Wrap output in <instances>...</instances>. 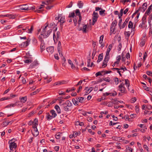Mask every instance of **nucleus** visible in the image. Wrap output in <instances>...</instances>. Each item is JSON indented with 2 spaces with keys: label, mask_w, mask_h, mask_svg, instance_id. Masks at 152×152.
Listing matches in <instances>:
<instances>
[{
  "label": "nucleus",
  "mask_w": 152,
  "mask_h": 152,
  "mask_svg": "<svg viewBox=\"0 0 152 152\" xmlns=\"http://www.w3.org/2000/svg\"><path fill=\"white\" fill-rule=\"evenodd\" d=\"M19 7L20 9L22 10H29L31 9L29 8V7H27V4L21 5L19 6Z\"/></svg>",
  "instance_id": "nucleus-8"
},
{
  "label": "nucleus",
  "mask_w": 152,
  "mask_h": 152,
  "mask_svg": "<svg viewBox=\"0 0 152 152\" xmlns=\"http://www.w3.org/2000/svg\"><path fill=\"white\" fill-rule=\"evenodd\" d=\"M76 99L79 102L83 103L84 99V98L81 97H77Z\"/></svg>",
  "instance_id": "nucleus-16"
},
{
  "label": "nucleus",
  "mask_w": 152,
  "mask_h": 152,
  "mask_svg": "<svg viewBox=\"0 0 152 152\" xmlns=\"http://www.w3.org/2000/svg\"><path fill=\"white\" fill-rule=\"evenodd\" d=\"M121 48H122L121 44V43H120L119 44L118 47V50L119 51H120L121 50Z\"/></svg>",
  "instance_id": "nucleus-59"
},
{
  "label": "nucleus",
  "mask_w": 152,
  "mask_h": 152,
  "mask_svg": "<svg viewBox=\"0 0 152 152\" xmlns=\"http://www.w3.org/2000/svg\"><path fill=\"white\" fill-rule=\"evenodd\" d=\"M45 45L44 43H41L40 45V51L41 52L45 50Z\"/></svg>",
  "instance_id": "nucleus-24"
},
{
  "label": "nucleus",
  "mask_w": 152,
  "mask_h": 152,
  "mask_svg": "<svg viewBox=\"0 0 152 152\" xmlns=\"http://www.w3.org/2000/svg\"><path fill=\"white\" fill-rule=\"evenodd\" d=\"M68 63L71 65V68L72 69H77L78 67H75V65L73 64L72 62V61L70 60L69 59L68 60Z\"/></svg>",
  "instance_id": "nucleus-13"
},
{
  "label": "nucleus",
  "mask_w": 152,
  "mask_h": 152,
  "mask_svg": "<svg viewBox=\"0 0 152 152\" xmlns=\"http://www.w3.org/2000/svg\"><path fill=\"white\" fill-rule=\"evenodd\" d=\"M66 61L65 58L63 57L62 59V65L64 66H65V63Z\"/></svg>",
  "instance_id": "nucleus-46"
},
{
  "label": "nucleus",
  "mask_w": 152,
  "mask_h": 152,
  "mask_svg": "<svg viewBox=\"0 0 152 152\" xmlns=\"http://www.w3.org/2000/svg\"><path fill=\"white\" fill-rule=\"evenodd\" d=\"M152 6V5H151L149 7L147 10L145 12V14H147V15H149L150 13V10L151 9Z\"/></svg>",
  "instance_id": "nucleus-27"
},
{
  "label": "nucleus",
  "mask_w": 152,
  "mask_h": 152,
  "mask_svg": "<svg viewBox=\"0 0 152 152\" xmlns=\"http://www.w3.org/2000/svg\"><path fill=\"white\" fill-rule=\"evenodd\" d=\"M24 62L28 64L32 62V60L31 59H26L24 60Z\"/></svg>",
  "instance_id": "nucleus-42"
},
{
  "label": "nucleus",
  "mask_w": 152,
  "mask_h": 152,
  "mask_svg": "<svg viewBox=\"0 0 152 152\" xmlns=\"http://www.w3.org/2000/svg\"><path fill=\"white\" fill-rule=\"evenodd\" d=\"M93 87H90L89 88L88 87H86L85 88V90H86L85 93V95H87L91 92L93 90Z\"/></svg>",
  "instance_id": "nucleus-9"
},
{
  "label": "nucleus",
  "mask_w": 152,
  "mask_h": 152,
  "mask_svg": "<svg viewBox=\"0 0 152 152\" xmlns=\"http://www.w3.org/2000/svg\"><path fill=\"white\" fill-rule=\"evenodd\" d=\"M87 27V25H85L84 26H83V32H84V33L86 32Z\"/></svg>",
  "instance_id": "nucleus-45"
},
{
  "label": "nucleus",
  "mask_w": 152,
  "mask_h": 152,
  "mask_svg": "<svg viewBox=\"0 0 152 152\" xmlns=\"http://www.w3.org/2000/svg\"><path fill=\"white\" fill-rule=\"evenodd\" d=\"M30 40H29L28 39L27 41L26 42H23L22 44L19 45V46L21 48H26L28 45Z\"/></svg>",
  "instance_id": "nucleus-4"
},
{
  "label": "nucleus",
  "mask_w": 152,
  "mask_h": 152,
  "mask_svg": "<svg viewBox=\"0 0 152 152\" xmlns=\"http://www.w3.org/2000/svg\"><path fill=\"white\" fill-rule=\"evenodd\" d=\"M34 27L32 25L30 29H29L28 27H26V28L28 29L27 31H26L29 33H31L33 30Z\"/></svg>",
  "instance_id": "nucleus-19"
},
{
  "label": "nucleus",
  "mask_w": 152,
  "mask_h": 152,
  "mask_svg": "<svg viewBox=\"0 0 152 152\" xmlns=\"http://www.w3.org/2000/svg\"><path fill=\"white\" fill-rule=\"evenodd\" d=\"M55 108L56 110V111H57L58 113H61V110L60 109L58 105H56L55 107Z\"/></svg>",
  "instance_id": "nucleus-25"
},
{
  "label": "nucleus",
  "mask_w": 152,
  "mask_h": 152,
  "mask_svg": "<svg viewBox=\"0 0 152 152\" xmlns=\"http://www.w3.org/2000/svg\"><path fill=\"white\" fill-rule=\"evenodd\" d=\"M109 59L110 58H107V57H105L102 65V67L103 68H104L107 66V63L109 61Z\"/></svg>",
  "instance_id": "nucleus-7"
},
{
  "label": "nucleus",
  "mask_w": 152,
  "mask_h": 152,
  "mask_svg": "<svg viewBox=\"0 0 152 152\" xmlns=\"http://www.w3.org/2000/svg\"><path fill=\"white\" fill-rule=\"evenodd\" d=\"M50 113L52 114L51 117L53 118H55L57 115V114L54 110H51L50 111Z\"/></svg>",
  "instance_id": "nucleus-18"
},
{
  "label": "nucleus",
  "mask_w": 152,
  "mask_h": 152,
  "mask_svg": "<svg viewBox=\"0 0 152 152\" xmlns=\"http://www.w3.org/2000/svg\"><path fill=\"white\" fill-rule=\"evenodd\" d=\"M126 149L127 151H130L131 152H133V149H132V148L129 147V146H126Z\"/></svg>",
  "instance_id": "nucleus-52"
},
{
  "label": "nucleus",
  "mask_w": 152,
  "mask_h": 152,
  "mask_svg": "<svg viewBox=\"0 0 152 152\" xmlns=\"http://www.w3.org/2000/svg\"><path fill=\"white\" fill-rule=\"evenodd\" d=\"M46 114L47 115L46 118L48 121H50L52 119V118H53L51 117V116L50 115L49 113H47Z\"/></svg>",
  "instance_id": "nucleus-31"
},
{
  "label": "nucleus",
  "mask_w": 152,
  "mask_h": 152,
  "mask_svg": "<svg viewBox=\"0 0 152 152\" xmlns=\"http://www.w3.org/2000/svg\"><path fill=\"white\" fill-rule=\"evenodd\" d=\"M45 24L46 25L44 28L43 27L42 33L41 34V35L43 36L44 38H46L48 37L52 31V29H50L49 30H47V28L48 24L47 23Z\"/></svg>",
  "instance_id": "nucleus-1"
},
{
  "label": "nucleus",
  "mask_w": 152,
  "mask_h": 152,
  "mask_svg": "<svg viewBox=\"0 0 152 152\" xmlns=\"http://www.w3.org/2000/svg\"><path fill=\"white\" fill-rule=\"evenodd\" d=\"M65 105H67L68 107H70L72 106V104L70 101L67 100L65 103H63L61 104L62 106H65Z\"/></svg>",
  "instance_id": "nucleus-12"
},
{
  "label": "nucleus",
  "mask_w": 152,
  "mask_h": 152,
  "mask_svg": "<svg viewBox=\"0 0 152 152\" xmlns=\"http://www.w3.org/2000/svg\"><path fill=\"white\" fill-rule=\"evenodd\" d=\"M146 74L150 76H152V72L151 71H148L146 72Z\"/></svg>",
  "instance_id": "nucleus-61"
},
{
  "label": "nucleus",
  "mask_w": 152,
  "mask_h": 152,
  "mask_svg": "<svg viewBox=\"0 0 152 152\" xmlns=\"http://www.w3.org/2000/svg\"><path fill=\"white\" fill-rule=\"evenodd\" d=\"M103 53L100 54L98 56V59L102 61L103 58Z\"/></svg>",
  "instance_id": "nucleus-44"
},
{
  "label": "nucleus",
  "mask_w": 152,
  "mask_h": 152,
  "mask_svg": "<svg viewBox=\"0 0 152 152\" xmlns=\"http://www.w3.org/2000/svg\"><path fill=\"white\" fill-rule=\"evenodd\" d=\"M55 26V24L53 22L51 23L50 24V28L54 27Z\"/></svg>",
  "instance_id": "nucleus-57"
},
{
  "label": "nucleus",
  "mask_w": 152,
  "mask_h": 152,
  "mask_svg": "<svg viewBox=\"0 0 152 152\" xmlns=\"http://www.w3.org/2000/svg\"><path fill=\"white\" fill-rule=\"evenodd\" d=\"M145 41L143 40L142 41H141L140 43V46H144V45H145Z\"/></svg>",
  "instance_id": "nucleus-63"
},
{
  "label": "nucleus",
  "mask_w": 152,
  "mask_h": 152,
  "mask_svg": "<svg viewBox=\"0 0 152 152\" xmlns=\"http://www.w3.org/2000/svg\"><path fill=\"white\" fill-rule=\"evenodd\" d=\"M53 7V5L48 6L46 7V8L47 10H49L50 9H51Z\"/></svg>",
  "instance_id": "nucleus-64"
},
{
  "label": "nucleus",
  "mask_w": 152,
  "mask_h": 152,
  "mask_svg": "<svg viewBox=\"0 0 152 152\" xmlns=\"http://www.w3.org/2000/svg\"><path fill=\"white\" fill-rule=\"evenodd\" d=\"M115 27H113L111 26L110 29V32L111 33H113V34H115V33H114L115 31Z\"/></svg>",
  "instance_id": "nucleus-40"
},
{
  "label": "nucleus",
  "mask_w": 152,
  "mask_h": 152,
  "mask_svg": "<svg viewBox=\"0 0 152 152\" xmlns=\"http://www.w3.org/2000/svg\"><path fill=\"white\" fill-rule=\"evenodd\" d=\"M62 134V132H59L55 135V138L57 139H59L60 138L61 134Z\"/></svg>",
  "instance_id": "nucleus-26"
},
{
  "label": "nucleus",
  "mask_w": 152,
  "mask_h": 152,
  "mask_svg": "<svg viewBox=\"0 0 152 152\" xmlns=\"http://www.w3.org/2000/svg\"><path fill=\"white\" fill-rule=\"evenodd\" d=\"M64 107V110L66 111H69V109L68 108V107L67 106V105H65V106H62Z\"/></svg>",
  "instance_id": "nucleus-49"
},
{
  "label": "nucleus",
  "mask_w": 152,
  "mask_h": 152,
  "mask_svg": "<svg viewBox=\"0 0 152 152\" xmlns=\"http://www.w3.org/2000/svg\"><path fill=\"white\" fill-rule=\"evenodd\" d=\"M27 99V96H25L24 97H20L19 98L20 101L23 103L25 102L26 101Z\"/></svg>",
  "instance_id": "nucleus-14"
},
{
  "label": "nucleus",
  "mask_w": 152,
  "mask_h": 152,
  "mask_svg": "<svg viewBox=\"0 0 152 152\" xmlns=\"http://www.w3.org/2000/svg\"><path fill=\"white\" fill-rule=\"evenodd\" d=\"M113 79L115 83L117 85L118 84L119 81V79L117 77H116L114 78Z\"/></svg>",
  "instance_id": "nucleus-47"
},
{
  "label": "nucleus",
  "mask_w": 152,
  "mask_h": 152,
  "mask_svg": "<svg viewBox=\"0 0 152 152\" xmlns=\"http://www.w3.org/2000/svg\"><path fill=\"white\" fill-rule=\"evenodd\" d=\"M147 56V53L146 52H145L144 53V56L143 57V61H145V58Z\"/></svg>",
  "instance_id": "nucleus-53"
},
{
  "label": "nucleus",
  "mask_w": 152,
  "mask_h": 152,
  "mask_svg": "<svg viewBox=\"0 0 152 152\" xmlns=\"http://www.w3.org/2000/svg\"><path fill=\"white\" fill-rule=\"evenodd\" d=\"M130 31H127V32H125V35L128 37H129L130 35Z\"/></svg>",
  "instance_id": "nucleus-56"
},
{
  "label": "nucleus",
  "mask_w": 152,
  "mask_h": 152,
  "mask_svg": "<svg viewBox=\"0 0 152 152\" xmlns=\"http://www.w3.org/2000/svg\"><path fill=\"white\" fill-rule=\"evenodd\" d=\"M147 6L148 5L147 3L146 2L144 3L143 4L142 6V7L143 9H146Z\"/></svg>",
  "instance_id": "nucleus-43"
},
{
  "label": "nucleus",
  "mask_w": 152,
  "mask_h": 152,
  "mask_svg": "<svg viewBox=\"0 0 152 152\" xmlns=\"http://www.w3.org/2000/svg\"><path fill=\"white\" fill-rule=\"evenodd\" d=\"M103 72H104L103 71H102L101 72H97L95 75L97 77L99 75H102V74L101 73Z\"/></svg>",
  "instance_id": "nucleus-50"
},
{
  "label": "nucleus",
  "mask_w": 152,
  "mask_h": 152,
  "mask_svg": "<svg viewBox=\"0 0 152 152\" xmlns=\"http://www.w3.org/2000/svg\"><path fill=\"white\" fill-rule=\"evenodd\" d=\"M99 12V14L100 15L104 16L105 15V14L104 13L105 10H103L102 9Z\"/></svg>",
  "instance_id": "nucleus-35"
},
{
  "label": "nucleus",
  "mask_w": 152,
  "mask_h": 152,
  "mask_svg": "<svg viewBox=\"0 0 152 152\" xmlns=\"http://www.w3.org/2000/svg\"><path fill=\"white\" fill-rule=\"evenodd\" d=\"M105 104L106 105H107L108 107H111L113 104V102H106Z\"/></svg>",
  "instance_id": "nucleus-29"
},
{
  "label": "nucleus",
  "mask_w": 152,
  "mask_h": 152,
  "mask_svg": "<svg viewBox=\"0 0 152 152\" xmlns=\"http://www.w3.org/2000/svg\"><path fill=\"white\" fill-rule=\"evenodd\" d=\"M54 48L53 46H50L47 48V51L49 53L52 54L54 52Z\"/></svg>",
  "instance_id": "nucleus-11"
},
{
  "label": "nucleus",
  "mask_w": 152,
  "mask_h": 152,
  "mask_svg": "<svg viewBox=\"0 0 152 152\" xmlns=\"http://www.w3.org/2000/svg\"><path fill=\"white\" fill-rule=\"evenodd\" d=\"M117 23V22L116 20H115L113 21L111 25V26L115 27L116 26Z\"/></svg>",
  "instance_id": "nucleus-33"
},
{
  "label": "nucleus",
  "mask_w": 152,
  "mask_h": 152,
  "mask_svg": "<svg viewBox=\"0 0 152 152\" xmlns=\"http://www.w3.org/2000/svg\"><path fill=\"white\" fill-rule=\"evenodd\" d=\"M118 90L121 93L126 94V88L124 86L118 87Z\"/></svg>",
  "instance_id": "nucleus-10"
},
{
  "label": "nucleus",
  "mask_w": 152,
  "mask_h": 152,
  "mask_svg": "<svg viewBox=\"0 0 152 152\" xmlns=\"http://www.w3.org/2000/svg\"><path fill=\"white\" fill-rule=\"evenodd\" d=\"M93 16V17L92 18V25H94L97 20L98 16V13L95 12H94Z\"/></svg>",
  "instance_id": "nucleus-2"
},
{
  "label": "nucleus",
  "mask_w": 152,
  "mask_h": 152,
  "mask_svg": "<svg viewBox=\"0 0 152 152\" xmlns=\"http://www.w3.org/2000/svg\"><path fill=\"white\" fill-rule=\"evenodd\" d=\"M34 131L36 133V134H36L35 136H37L39 134V132L38 131L37 128H36H36L34 129ZM33 135H34V136H35L34 134H33Z\"/></svg>",
  "instance_id": "nucleus-51"
},
{
  "label": "nucleus",
  "mask_w": 152,
  "mask_h": 152,
  "mask_svg": "<svg viewBox=\"0 0 152 152\" xmlns=\"http://www.w3.org/2000/svg\"><path fill=\"white\" fill-rule=\"evenodd\" d=\"M10 144L9 147L10 150H12L13 148H15L17 147V144L14 142H10V141L9 142Z\"/></svg>",
  "instance_id": "nucleus-3"
},
{
  "label": "nucleus",
  "mask_w": 152,
  "mask_h": 152,
  "mask_svg": "<svg viewBox=\"0 0 152 152\" xmlns=\"http://www.w3.org/2000/svg\"><path fill=\"white\" fill-rule=\"evenodd\" d=\"M128 21H129V19H128V18H126V19L125 21L123 23L122 25L121 26L120 29L123 28L125 27L126 25L128 23Z\"/></svg>",
  "instance_id": "nucleus-15"
},
{
  "label": "nucleus",
  "mask_w": 152,
  "mask_h": 152,
  "mask_svg": "<svg viewBox=\"0 0 152 152\" xmlns=\"http://www.w3.org/2000/svg\"><path fill=\"white\" fill-rule=\"evenodd\" d=\"M125 84L127 85L128 87V89L129 90V86H130V83L128 79H125Z\"/></svg>",
  "instance_id": "nucleus-36"
},
{
  "label": "nucleus",
  "mask_w": 152,
  "mask_h": 152,
  "mask_svg": "<svg viewBox=\"0 0 152 152\" xmlns=\"http://www.w3.org/2000/svg\"><path fill=\"white\" fill-rule=\"evenodd\" d=\"M122 19L121 18L119 21V22H118V25L119 28L120 29L121 26H122L121 25V23L122 22Z\"/></svg>",
  "instance_id": "nucleus-60"
},
{
  "label": "nucleus",
  "mask_w": 152,
  "mask_h": 152,
  "mask_svg": "<svg viewBox=\"0 0 152 152\" xmlns=\"http://www.w3.org/2000/svg\"><path fill=\"white\" fill-rule=\"evenodd\" d=\"M133 24L132 23V22L131 21H130L129 23V24H128V28H132V29H134L135 28V26H134V28H133Z\"/></svg>",
  "instance_id": "nucleus-21"
},
{
  "label": "nucleus",
  "mask_w": 152,
  "mask_h": 152,
  "mask_svg": "<svg viewBox=\"0 0 152 152\" xmlns=\"http://www.w3.org/2000/svg\"><path fill=\"white\" fill-rule=\"evenodd\" d=\"M78 17H79V19L78 20V23L79 25L78 27H79V25H80V24L81 23V19H82V17H81V16H80H80H79Z\"/></svg>",
  "instance_id": "nucleus-48"
},
{
  "label": "nucleus",
  "mask_w": 152,
  "mask_h": 152,
  "mask_svg": "<svg viewBox=\"0 0 152 152\" xmlns=\"http://www.w3.org/2000/svg\"><path fill=\"white\" fill-rule=\"evenodd\" d=\"M113 45L112 44H111L109 45L108 46V48L106 52V54L105 57H106L110 58L109 57V53L110 51L112 49V48Z\"/></svg>",
  "instance_id": "nucleus-5"
},
{
  "label": "nucleus",
  "mask_w": 152,
  "mask_h": 152,
  "mask_svg": "<svg viewBox=\"0 0 152 152\" xmlns=\"http://www.w3.org/2000/svg\"><path fill=\"white\" fill-rule=\"evenodd\" d=\"M147 17V16L145 15L142 18V25H144L145 23L146 22V18Z\"/></svg>",
  "instance_id": "nucleus-23"
},
{
  "label": "nucleus",
  "mask_w": 152,
  "mask_h": 152,
  "mask_svg": "<svg viewBox=\"0 0 152 152\" xmlns=\"http://www.w3.org/2000/svg\"><path fill=\"white\" fill-rule=\"evenodd\" d=\"M124 10L123 9H121L120 10V16L119 15H118L119 16V18L120 19L121 18V16H122L123 15V12Z\"/></svg>",
  "instance_id": "nucleus-55"
},
{
  "label": "nucleus",
  "mask_w": 152,
  "mask_h": 152,
  "mask_svg": "<svg viewBox=\"0 0 152 152\" xmlns=\"http://www.w3.org/2000/svg\"><path fill=\"white\" fill-rule=\"evenodd\" d=\"M10 99V97H3L0 99L1 101H4L5 100L9 99Z\"/></svg>",
  "instance_id": "nucleus-41"
},
{
  "label": "nucleus",
  "mask_w": 152,
  "mask_h": 152,
  "mask_svg": "<svg viewBox=\"0 0 152 152\" xmlns=\"http://www.w3.org/2000/svg\"><path fill=\"white\" fill-rule=\"evenodd\" d=\"M16 105H17L16 103H15L14 104L11 103V104H10L7 105L5 107L6 108H8L10 107H14V106H16Z\"/></svg>",
  "instance_id": "nucleus-34"
},
{
  "label": "nucleus",
  "mask_w": 152,
  "mask_h": 152,
  "mask_svg": "<svg viewBox=\"0 0 152 152\" xmlns=\"http://www.w3.org/2000/svg\"><path fill=\"white\" fill-rule=\"evenodd\" d=\"M1 16L3 17H11L10 18L11 19H13L15 18L14 16L12 15L11 14L3 15H1Z\"/></svg>",
  "instance_id": "nucleus-20"
},
{
  "label": "nucleus",
  "mask_w": 152,
  "mask_h": 152,
  "mask_svg": "<svg viewBox=\"0 0 152 152\" xmlns=\"http://www.w3.org/2000/svg\"><path fill=\"white\" fill-rule=\"evenodd\" d=\"M67 82L65 80H62L58 81L57 82V85H60L63 84H66L67 83Z\"/></svg>",
  "instance_id": "nucleus-17"
},
{
  "label": "nucleus",
  "mask_w": 152,
  "mask_h": 152,
  "mask_svg": "<svg viewBox=\"0 0 152 152\" xmlns=\"http://www.w3.org/2000/svg\"><path fill=\"white\" fill-rule=\"evenodd\" d=\"M60 32L59 31H58L56 33V36H57V40L58 39H59L60 37Z\"/></svg>",
  "instance_id": "nucleus-62"
},
{
  "label": "nucleus",
  "mask_w": 152,
  "mask_h": 152,
  "mask_svg": "<svg viewBox=\"0 0 152 152\" xmlns=\"http://www.w3.org/2000/svg\"><path fill=\"white\" fill-rule=\"evenodd\" d=\"M75 16H75V14L74 12H73L70 13L69 15V18L72 17V18H74V17H75Z\"/></svg>",
  "instance_id": "nucleus-39"
},
{
  "label": "nucleus",
  "mask_w": 152,
  "mask_h": 152,
  "mask_svg": "<svg viewBox=\"0 0 152 152\" xmlns=\"http://www.w3.org/2000/svg\"><path fill=\"white\" fill-rule=\"evenodd\" d=\"M59 17H60L61 18L58 20V22H60V25H62L65 22L64 16H62V14H59Z\"/></svg>",
  "instance_id": "nucleus-6"
},
{
  "label": "nucleus",
  "mask_w": 152,
  "mask_h": 152,
  "mask_svg": "<svg viewBox=\"0 0 152 152\" xmlns=\"http://www.w3.org/2000/svg\"><path fill=\"white\" fill-rule=\"evenodd\" d=\"M57 49L59 55L60 56H62L63 54L62 53V48H57Z\"/></svg>",
  "instance_id": "nucleus-30"
},
{
  "label": "nucleus",
  "mask_w": 152,
  "mask_h": 152,
  "mask_svg": "<svg viewBox=\"0 0 152 152\" xmlns=\"http://www.w3.org/2000/svg\"><path fill=\"white\" fill-rule=\"evenodd\" d=\"M96 50H93L92 55V59H93L94 58V57L96 54Z\"/></svg>",
  "instance_id": "nucleus-54"
},
{
  "label": "nucleus",
  "mask_w": 152,
  "mask_h": 152,
  "mask_svg": "<svg viewBox=\"0 0 152 152\" xmlns=\"http://www.w3.org/2000/svg\"><path fill=\"white\" fill-rule=\"evenodd\" d=\"M75 13L77 16L78 15V17L80 16V15L81 16V15L80 13V10L79 9H76L75 10Z\"/></svg>",
  "instance_id": "nucleus-37"
},
{
  "label": "nucleus",
  "mask_w": 152,
  "mask_h": 152,
  "mask_svg": "<svg viewBox=\"0 0 152 152\" xmlns=\"http://www.w3.org/2000/svg\"><path fill=\"white\" fill-rule=\"evenodd\" d=\"M32 42L33 45L34 46H37V39L34 37L32 38Z\"/></svg>",
  "instance_id": "nucleus-22"
},
{
  "label": "nucleus",
  "mask_w": 152,
  "mask_h": 152,
  "mask_svg": "<svg viewBox=\"0 0 152 152\" xmlns=\"http://www.w3.org/2000/svg\"><path fill=\"white\" fill-rule=\"evenodd\" d=\"M135 110L137 113H138L139 112V109L138 106L136 105L135 106Z\"/></svg>",
  "instance_id": "nucleus-58"
},
{
  "label": "nucleus",
  "mask_w": 152,
  "mask_h": 152,
  "mask_svg": "<svg viewBox=\"0 0 152 152\" xmlns=\"http://www.w3.org/2000/svg\"><path fill=\"white\" fill-rule=\"evenodd\" d=\"M72 102L73 104L75 105H78V102L75 99L73 98L72 100Z\"/></svg>",
  "instance_id": "nucleus-32"
},
{
  "label": "nucleus",
  "mask_w": 152,
  "mask_h": 152,
  "mask_svg": "<svg viewBox=\"0 0 152 152\" xmlns=\"http://www.w3.org/2000/svg\"><path fill=\"white\" fill-rule=\"evenodd\" d=\"M37 60H35L34 61V62L32 63L30 65L31 67L32 68L35 66L37 64Z\"/></svg>",
  "instance_id": "nucleus-28"
},
{
  "label": "nucleus",
  "mask_w": 152,
  "mask_h": 152,
  "mask_svg": "<svg viewBox=\"0 0 152 152\" xmlns=\"http://www.w3.org/2000/svg\"><path fill=\"white\" fill-rule=\"evenodd\" d=\"M152 20V13L151 14V15L149 16V20H148V23L150 26L151 25V20Z\"/></svg>",
  "instance_id": "nucleus-38"
}]
</instances>
